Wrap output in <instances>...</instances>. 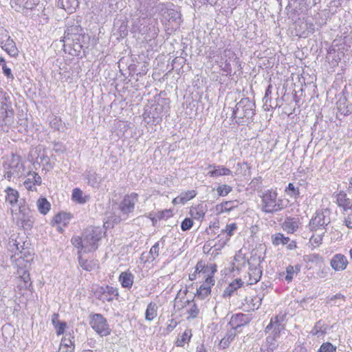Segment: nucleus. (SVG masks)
<instances>
[{
    "instance_id": "1",
    "label": "nucleus",
    "mask_w": 352,
    "mask_h": 352,
    "mask_svg": "<svg viewBox=\"0 0 352 352\" xmlns=\"http://www.w3.org/2000/svg\"><path fill=\"white\" fill-rule=\"evenodd\" d=\"M217 272V265L215 263L206 265L201 260L197 263L195 272L189 275V279L190 280H196L197 274L204 278L196 291L195 296L197 298L204 300L210 295L212 287L215 284L214 274Z\"/></svg>"
},
{
    "instance_id": "2",
    "label": "nucleus",
    "mask_w": 352,
    "mask_h": 352,
    "mask_svg": "<svg viewBox=\"0 0 352 352\" xmlns=\"http://www.w3.org/2000/svg\"><path fill=\"white\" fill-rule=\"evenodd\" d=\"M102 238V230L99 227H89L85 229L82 236H74L71 239L72 244L78 250V252L96 251L98 243Z\"/></svg>"
},
{
    "instance_id": "3",
    "label": "nucleus",
    "mask_w": 352,
    "mask_h": 352,
    "mask_svg": "<svg viewBox=\"0 0 352 352\" xmlns=\"http://www.w3.org/2000/svg\"><path fill=\"white\" fill-rule=\"evenodd\" d=\"M261 197V209L267 213H274L282 210L285 206L283 201L278 197L276 190H267Z\"/></svg>"
},
{
    "instance_id": "4",
    "label": "nucleus",
    "mask_w": 352,
    "mask_h": 352,
    "mask_svg": "<svg viewBox=\"0 0 352 352\" xmlns=\"http://www.w3.org/2000/svg\"><path fill=\"white\" fill-rule=\"evenodd\" d=\"M174 309L175 313L179 316H186L188 320L197 318L199 314V309L195 301L185 298H176Z\"/></svg>"
},
{
    "instance_id": "5",
    "label": "nucleus",
    "mask_w": 352,
    "mask_h": 352,
    "mask_svg": "<svg viewBox=\"0 0 352 352\" xmlns=\"http://www.w3.org/2000/svg\"><path fill=\"white\" fill-rule=\"evenodd\" d=\"M0 126H4L12 122L14 116V111L12 107L10 97L0 89Z\"/></svg>"
},
{
    "instance_id": "6",
    "label": "nucleus",
    "mask_w": 352,
    "mask_h": 352,
    "mask_svg": "<svg viewBox=\"0 0 352 352\" xmlns=\"http://www.w3.org/2000/svg\"><path fill=\"white\" fill-rule=\"evenodd\" d=\"M89 324L92 329L99 336H107L111 334V329L107 319L100 314H91Z\"/></svg>"
},
{
    "instance_id": "7",
    "label": "nucleus",
    "mask_w": 352,
    "mask_h": 352,
    "mask_svg": "<svg viewBox=\"0 0 352 352\" xmlns=\"http://www.w3.org/2000/svg\"><path fill=\"white\" fill-rule=\"evenodd\" d=\"M329 220L325 216L322 210L316 212L309 223V229L312 232H322L324 234L326 227L329 224Z\"/></svg>"
},
{
    "instance_id": "8",
    "label": "nucleus",
    "mask_w": 352,
    "mask_h": 352,
    "mask_svg": "<svg viewBox=\"0 0 352 352\" xmlns=\"http://www.w3.org/2000/svg\"><path fill=\"white\" fill-rule=\"evenodd\" d=\"M254 115L251 107L247 105H242L241 102L236 106L232 116L239 124H248L250 122Z\"/></svg>"
},
{
    "instance_id": "9",
    "label": "nucleus",
    "mask_w": 352,
    "mask_h": 352,
    "mask_svg": "<svg viewBox=\"0 0 352 352\" xmlns=\"http://www.w3.org/2000/svg\"><path fill=\"white\" fill-rule=\"evenodd\" d=\"M95 296L102 302H111L119 296L118 289L109 285L100 286L94 291Z\"/></svg>"
},
{
    "instance_id": "10",
    "label": "nucleus",
    "mask_w": 352,
    "mask_h": 352,
    "mask_svg": "<svg viewBox=\"0 0 352 352\" xmlns=\"http://www.w3.org/2000/svg\"><path fill=\"white\" fill-rule=\"evenodd\" d=\"M138 201V194L132 192L124 197L120 204V209L124 214H129L133 211L135 205Z\"/></svg>"
},
{
    "instance_id": "11",
    "label": "nucleus",
    "mask_w": 352,
    "mask_h": 352,
    "mask_svg": "<svg viewBox=\"0 0 352 352\" xmlns=\"http://www.w3.org/2000/svg\"><path fill=\"white\" fill-rule=\"evenodd\" d=\"M19 278L20 283L17 285L16 289L21 296L24 295V290H29L32 292L33 285L31 280L30 274L28 271H23V274L19 276Z\"/></svg>"
},
{
    "instance_id": "12",
    "label": "nucleus",
    "mask_w": 352,
    "mask_h": 352,
    "mask_svg": "<svg viewBox=\"0 0 352 352\" xmlns=\"http://www.w3.org/2000/svg\"><path fill=\"white\" fill-rule=\"evenodd\" d=\"M250 322V318L242 313L236 314L232 316L228 324L233 331L247 325Z\"/></svg>"
},
{
    "instance_id": "13",
    "label": "nucleus",
    "mask_w": 352,
    "mask_h": 352,
    "mask_svg": "<svg viewBox=\"0 0 352 352\" xmlns=\"http://www.w3.org/2000/svg\"><path fill=\"white\" fill-rule=\"evenodd\" d=\"M71 219L72 215L70 214L59 212L54 217L52 224L53 226H56L58 230L62 232L63 228L69 224Z\"/></svg>"
},
{
    "instance_id": "14",
    "label": "nucleus",
    "mask_w": 352,
    "mask_h": 352,
    "mask_svg": "<svg viewBox=\"0 0 352 352\" xmlns=\"http://www.w3.org/2000/svg\"><path fill=\"white\" fill-rule=\"evenodd\" d=\"M349 264L346 257L342 254H335L330 261V265L335 271L344 270Z\"/></svg>"
},
{
    "instance_id": "15",
    "label": "nucleus",
    "mask_w": 352,
    "mask_h": 352,
    "mask_svg": "<svg viewBox=\"0 0 352 352\" xmlns=\"http://www.w3.org/2000/svg\"><path fill=\"white\" fill-rule=\"evenodd\" d=\"M38 3V0H10V6L16 11L23 9H32Z\"/></svg>"
},
{
    "instance_id": "16",
    "label": "nucleus",
    "mask_w": 352,
    "mask_h": 352,
    "mask_svg": "<svg viewBox=\"0 0 352 352\" xmlns=\"http://www.w3.org/2000/svg\"><path fill=\"white\" fill-rule=\"evenodd\" d=\"M335 198L337 205L344 210L352 209V199L348 197L345 192L340 191L335 195Z\"/></svg>"
},
{
    "instance_id": "17",
    "label": "nucleus",
    "mask_w": 352,
    "mask_h": 352,
    "mask_svg": "<svg viewBox=\"0 0 352 352\" xmlns=\"http://www.w3.org/2000/svg\"><path fill=\"white\" fill-rule=\"evenodd\" d=\"M134 278L135 276L132 272L129 270H127L120 273L118 277V281L122 287L130 289L133 287Z\"/></svg>"
},
{
    "instance_id": "18",
    "label": "nucleus",
    "mask_w": 352,
    "mask_h": 352,
    "mask_svg": "<svg viewBox=\"0 0 352 352\" xmlns=\"http://www.w3.org/2000/svg\"><path fill=\"white\" fill-rule=\"evenodd\" d=\"M75 351V340L73 335H69L67 338V335L62 338L58 352H74Z\"/></svg>"
},
{
    "instance_id": "19",
    "label": "nucleus",
    "mask_w": 352,
    "mask_h": 352,
    "mask_svg": "<svg viewBox=\"0 0 352 352\" xmlns=\"http://www.w3.org/2000/svg\"><path fill=\"white\" fill-rule=\"evenodd\" d=\"M243 306L247 311L258 309L261 305L262 298L258 295H250L245 298Z\"/></svg>"
},
{
    "instance_id": "20",
    "label": "nucleus",
    "mask_w": 352,
    "mask_h": 352,
    "mask_svg": "<svg viewBox=\"0 0 352 352\" xmlns=\"http://www.w3.org/2000/svg\"><path fill=\"white\" fill-rule=\"evenodd\" d=\"M300 225L298 218L287 217L282 225L283 229L289 234H293L297 231Z\"/></svg>"
},
{
    "instance_id": "21",
    "label": "nucleus",
    "mask_w": 352,
    "mask_h": 352,
    "mask_svg": "<svg viewBox=\"0 0 352 352\" xmlns=\"http://www.w3.org/2000/svg\"><path fill=\"white\" fill-rule=\"evenodd\" d=\"M52 323L56 330L58 336L63 335L67 328V324L64 321L59 320V314L54 313L52 316Z\"/></svg>"
},
{
    "instance_id": "22",
    "label": "nucleus",
    "mask_w": 352,
    "mask_h": 352,
    "mask_svg": "<svg viewBox=\"0 0 352 352\" xmlns=\"http://www.w3.org/2000/svg\"><path fill=\"white\" fill-rule=\"evenodd\" d=\"M5 192H6V197H5L6 202L8 203L10 205L11 208L16 206L18 204L19 199V192L16 190H15L11 187H8L5 190Z\"/></svg>"
},
{
    "instance_id": "23",
    "label": "nucleus",
    "mask_w": 352,
    "mask_h": 352,
    "mask_svg": "<svg viewBox=\"0 0 352 352\" xmlns=\"http://www.w3.org/2000/svg\"><path fill=\"white\" fill-rule=\"evenodd\" d=\"M206 212V208L201 204L192 206L190 208L189 214L192 219L202 221Z\"/></svg>"
},
{
    "instance_id": "24",
    "label": "nucleus",
    "mask_w": 352,
    "mask_h": 352,
    "mask_svg": "<svg viewBox=\"0 0 352 352\" xmlns=\"http://www.w3.org/2000/svg\"><path fill=\"white\" fill-rule=\"evenodd\" d=\"M226 241H223L219 244L211 245L210 243H206L204 246V251L207 254H210L213 258L217 257L220 253L223 248L226 245Z\"/></svg>"
},
{
    "instance_id": "25",
    "label": "nucleus",
    "mask_w": 352,
    "mask_h": 352,
    "mask_svg": "<svg viewBox=\"0 0 352 352\" xmlns=\"http://www.w3.org/2000/svg\"><path fill=\"white\" fill-rule=\"evenodd\" d=\"M236 201H225L215 206V212L217 214H221L226 212H230L235 208L237 205L235 204Z\"/></svg>"
},
{
    "instance_id": "26",
    "label": "nucleus",
    "mask_w": 352,
    "mask_h": 352,
    "mask_svg": "<svg viewBox=\"0 0 352 352\" xmlns=\"http://www.w3.org/2000/svg\"><path fill=\"white\" fill-rule=\"evenodd\" d=\"M192 337V330L190 329H186L177 337L175 341V345L177 347H184L186 344H188L190 342Z\"/></svg>"
},
{
    "instance_id": "27",
    "label": "nucleus",
    "mask_w": 352,
    "mask_h": 352,
    "mask_svg": "<svg viewBox=\"0 0 352 352\" xmlns=\"http://www.w3.org/2000/svg\"><path fill=\"white\" fill-rule=\"evenodd\" d=\"M158 314V307L157 304L154 302H150L146 308L145 310V320L146 321L151 322L155 319L157 316Z\"/></svg>"
},
{
    "instance_id": "28",
    "label": "nucleus",
    "mask_w": 352,
    "mask_h": 352,
    "mask_svg": "<svg viewBox=\"0 0 352 352\" xmlns=\"http://www.w3.org/2000/svg\"><path fill=\"white\" fill-rule=\"evenodd\" d=\"M243 285L241 278H236L231 282L223 292V297H230L233 294Z\"/></svg>"
},
{
    "instance_id": "29",
    "label": "nucleus",
    "mask_w": 352,
    "mask_h": 352,
    "mask_svg": "<svg viewBox=\"0 0 352 352\" xmlns=\"http://www.w3.org/2000/svg\"><path fill=\"white\" fill-rule=\"evenodd\" d=\"M262 276V271L259 267H250L248 271V285H254L259 281Z\"/></svg>"
},
{
    "instance_id": "30",
    "label": "nucleus",
    "mask_w": 352,
    "mask_h": 352,
    "mask_svg": "<svg viewBox=\"0 0 352 352\" xmlns=\"http://www.w3.org/2000/svg\"><path fill=\"white\" fill-rule=\"evenodd\" d=\"M89 199V195H85L83 192L78 188H74L72 191V199L73 201L77 204H84L87 202Z\"/></svg>"
},
{
    "instance_id": "31",
    "label": "nucleus",
    "mask_w": 352,
    "mask_h": 352,
    "mask_svg": "<svg viewBox=\"0 0 352 352\" xmlns=\"http://www.w3.org/2000/svg\"><path fill=\"white\" fill-rule=\"evenodd\" d=\"M2 49L6 51L10 56L16 57L19 54L18 48L12 39L8 38L6 43L1 46Z\"/></svg>"
},
{
    "instance_id": "32",
    "label": "nucleus",
    "mask_w": 352,
    "mask_h": 352,
    "mask_svg": "<svg viewBox=\"0 0 352 352\" xmlns=\"http://www.w3.org/2000/svg\"><path fill=\"white\" fill-rule=\"evenodd\" d=\"M327 333V327L324 322L319 320L314 324L313 329L310 331V334L313 336L320 337Z\"/></svg>"
},
{
    "instance_id": "33",
    "label": "nucleus",
    "mask_w": 352,
    "mask_h": 352,
    "mask_svg": "<svg viewBox=\"0 0 352 352\" xmlns=\"http://www.w3.org/2000/svg\"><path fill=\"white\" fill-rule=\"evenodd\" d=\"M236 333L235 331H230L219 341V346L225 349L230 346L231 342L234 340Z\"/></svg>"
},
{
    "instance_id": "34",
    "label": "nucleus",
    "mask_w": 352,
    "mask_h": 352,
    "mask_svg": "<svg viewBox=\"0 0 352 352\" xmlns=\"http://www.w3.org/2000/svg\"><path fill=\"white\" fill-rule=\"evenodd\" d=\"M36 206L39 212L42 214H46L51 209V204L46 198L41 197L36 202Z\"/></svg>"
},
{
    "instance_id": "35",
    "label": "nucleus",
    "mask_w": 352,
    "mask_h": 352,
    "mask_svg": "<svg viewBox=\"0 0 352 352\" xmlns=\"http://www.w3.org/2000/svg\"><path fill=\"white\" fill-rule=\"evenodd\" d=\"M300 271V265L297 264L295 266L288 265L286 267V276L285 280L289 283L292 280L294 274H297Z\"/></svg>"
},
{
    "instance_id": "36",
    "label": "nucleus",
    "mask_w": 352,
    "mask_h": 352,
    "mask_svg": "<svg viewBox=\"0 0 352 352\" xmlns=\"http://www.w3.org/2000/svg\"><path fill=\"white\" fill-rule=\"evenodd\" d=\"M272 242L275 246H278L280 244L286 245L289 242V238L285 236L282 233H276L272 236Z\"/></svg>"
},
{
    "instance_id": "37",
    "label": "nucleus",
    "mask_w": 352,
    "mask_h": 352,
    "mask_svg": "<svg viewBox=\"0 0 352 352\" xmlns=\"http://www.w3.org/2000/svg\"><path fill=\"white\" fill-rule=\"evenodd\" d=\"M237 229V224L236 223H232L230 224H228L226 228L221 230L222 234H226V239L224 241H226V243L230 240V237L233 235L234 232Z\"/></svg>"
},
{
    "instance_id": "38",
    "label": "nucleus",
    "mask_w": 352,
    "mask_h": 352,
    "mask_svg": "<svg viewBox=\"0 0 352 352\" xmlns=\"http://www.w3.org/2000/svg\"><path fill=\"white\" fill-rule=\"evenodd\" d=\"M41 184V177H38V179H36V177H33L32 179L28 178L27 180L24 182L25 187L28 190H33L36 189V186L40 185Z\"/></svg>"
},
{
    "instance_id": "39",
    "label": "nucleus",
    "mask_w": 352,
    "mask_h": 352,
    "mask_svg": "<svg viewBox=\"0 0 352 352\" xmlns=\"http://www.w3.org/2000/svg\"><path fill=\"white\" fill-rule=\"evenodd\" d=\"M216 190L219 196L225 197L232 190V187L228 184H219L216 188Z\"/></svg>"
},
{
    "instance_id": "40",
    "label": "nucleus",
    "mask_w": 352,
    "mask_h": 352,
    "mask_svg": "<svg viewBox=\"0 0 352 352\" xmlns=\"http://www.w3.org/2000/svg\"><path fill=\"white\" fill-rule=\"evenodd\" d=\"M313 233L309 239L310 243L314 247H318L322 242L324 234L322 232H319V234H316V232Z\"/></svg>"
},
{
    "instance_id": "41",
    "label": "nucleus",
    "mask_w": 352,
    "mask_h": 352,
    "mask_svg": "<svg viewBox=\"0 0 352 352\" xmlns=\"http://www.w3.org/2000/svg\"><path fill=\"white\" fill-rule=\"evenodd\" d=\"M79 264L80 267L86 271H91L96 265L95 262L93 261H89L87 260H84L81 256H79Z\"/></svg>"
},
{
    "instance_id": "42",
    "label": "nucleus",
    "mask_w": 352,
    "mask_h": 352,
    "mask_svg": "<svg viewBox=\"0 0 352 352\" xmlns=\"http://www.w3.org/2000/svg\"><path fill=\"white\" fill-rule=\"evenodd\" d=\"M197 191L195 190H187L182 192L179 195L181 196L184 204L192 199L197 195Z\"/></svg>"
},
{
    "instance_id": "43",
    "label": "nucleus",
    "mask_w": 352,
    "mask_h": 352,
    "mask_svg": "<svg viewBox=\"0 0 352 352\" xmlns=\"http://www.w3.org/2000/svg\"><path fill=\"white\" fill-rule=\"evenodd\" d=\"M337 347L329 342L321 344L318 352H336Z\"/></svg>"
},
{
    "instance_id": "44",
    "label": "nucleus",
    "mask_w": 352,
    "mask_h": 352,
    "mask_svg": "<svg viewBox=\"0 0 352 352\" xmlns=\"http://www.w3.org/2000/svg\"><path fill=\"white\" fill-rule=\"evenodd\" d=\"M194 225L192 218L186 217L181 223V229L182 231L189 230Z\"/></svg>"
},
{
    "instance_id": "45",
    "label": "nucleus",
    "mask_w": 352,
    "mask_h": 352,
    "mask_svg": "<svg viewBox=\"0 0 352 352\" xmlns=\"http://www.w3.org/2000/svg\"><path fill=\"white\" fill-rule=\"evenodd\" d=\"M160 253V243L156 242L150 249L149 254L152 256L153 259L155 260Z\"/></svg>"
},
{
    "instance_id": "46",
    "label": "nucleus",
    "mask_w": 352,
    "mask_h": 352,
    "mask_svg": "<svg viewBox=\"0 0 352 352\" xmlns=\"http://www.w3.org/2000/svg\"><path fill=\"white\" fill-rule=\"evenodd\" d=\"M274 324H276L278 326V329H279L280 327H281V324H280V319L278 316H276L274 318H272L270 320V323L265 328V331H268L271 329Z\"/></svg>"
},
{
    "instance_id": "47",
    "label": "nucleus",
    "mask_w": 352,
    "mask_h": 352,
    "mask_svg": "<svg viewBox=\"0 0 352 352\" xmlns=\"http://www.w3.org/2000/svg\"><path fill=\"white\" fill-rule=\"evenodd\" d=\"M288 194H289L291 196H297L299 195V190L298 188L296 187L294 184H289L287 188L285 190Z\"/></svg>"
},
{
    "instance_id": "48",
    "label": "nucleus",
    "mask_w": 352,
    "mask_h": 352,
    "mask_svg": "<svg viewBox=\"0 0 352 352\" xmlns=\"http://www.w3.org/2000/svg\"><path fill=\"white\" fill-rule=\"evenodd\" d=\"M13 219L16 221V224L20 225L21 226H24V222L28 221V219H26L24 214H23L22 217H19L17 213L13 214Z\"/></svg>"
},
{
    "instance_id": "49",
    "label": "nucleus",
    "mask_w": 352,
    "mask_h": 352,
    "mask_svg": "<svg viewBox=\"0 0 352 352\" xmlns=\"http://www.w3.org/2000/svg\"><path fill=\"white\" fill-rule=\"evenodd\" d=\"M173 213L172 210L168 209V210H164L160 212L158 217H159V218L168 219V218L173 217Z\"/></svg>"
},
{
    "instance_id": "50",
    "label": "nucleus",
    "mask_w": 352,
    "mask_h": 352,
    "mask_svg": "<svg viewBox=\"0 0 352 352\" xmlns=\"http://www.w3.org/2000/svg\"><path fill=\"white\" fill-rule=\"evenodd\" d=\"M3 73L8 78L13 79L14 76L12 74L11 69L7 67V65H3Z\"/></svg>"
},
{
    "instance_id": "51",
    "label": "nucleus",
    "mask_w": 352,
    "mask_h": 352,
    "mask_svg": "<svg viewBox=\"0 0 352 352\" xmlns=\"http://www.w3.org/2000/svg\"><path fill=\"white\" fill-rule=\"evenodd\" d=\"M21 156L17 154H12L11 155V162L14 164L15 166H17L18 164L21 162Z\"/></svg>"
},
{
    "instance_id": "52",
    "label": "nucleus",
    "mask_w": 352,
    "mask_h": 352,
    "mask_svg": "<svg viewBox=\"0 0 352 352\" xmlns=\"http://www.w3.org/2000/svg\"><path fill=\"white\" fill-rule=\"evenodd\" d=\"M344 224L348 228L352 229V212L345 218Z\"/></svg>"
},
{
    "instance_id": "53",
    "label": "nucleus",
    "mask_w": 352,
    "mask_h": 352,
    "mask_svg": "<svg viewBox=\"0 0 352 352\" xmlns=\"http://www.w3.org/2000/svg\"><path fill=\"white\" fill-rule=\"evenodd\" d=\"M214 173L222 175H229L230 170L228 168H221V169L216 170L214 172Z\"/></svg>"
},
{
    "instance_id": "54",
    "label": "nucleus",
    "mask_w": 352,
    "mask_h": 352,
    "mask_svg": "<svg viewBox=\"0 0 352 352\" xmlns=\"http://www.w3.org/2000/svg\"><path fill=\"white\" fill-rule=\"evenodd\" d=\"M287 249L289 250H294L297 248V243L296 241H289V242L287 243Z\"/></svg>"
},
{
    "instance_id": "55",
    "label": "nucleus",
    "mask_w": 352,
    "mask_h": 352,
    "mask_svg": "<svg viewBox=\"0 0 352 352\" xmlns=\"http://www.w3.org/2000/svg\"><path fill=\"white\" fill-rule=\"evenodd\" d=\"M172 203L175 205V204H184L180 195L174 198L172 201Z\"/></svg>"
},
{
    "instance_id": "56",
    "label": "nucleus",
    "mask_w": 352,
    "mask_h": 352,
    "mask_svg": "<svg viewBox=\"0 0 352 352\" xmlns=\"http://www.w3.org/2000/svg\"><path fill=\"white\" fill-rule=\"evenodd\" d=\"M177 322L174 320H171L170 323L168 326V328L172 330V329H175L177 327Z\"/></svg>"
},
{
    "instance_id": "57",
    "label": "nucleus",
    "mask_w": 352,
    "mask_h": 352,
    "mask_svg": "<svg viewBox=\"0 0 352 352\" xmlns=\"http://www.w3.org/2000/svg\"><path fill=\"white\" fill-rule=\"evenodd\" d=\"M196 352H206V350L204 346V344H201L197 347Z\"/></svg>"
},
{
    "instance_id": "58",
    "label": "nucleus",
    "mask_w": 352,
    "mask_h": 352,
    "mask_svg": "<svg viewBox=\"0 0 352 352\" xmlns=\"http://www.w3.org/2000/svg\"><path fill=\"white\" fill-rule=\"evenodd\" d=\"M0 65H6V60L3 57H0Z\"/></svg>"
},
{
    "instance_id": "59",
    "label": "nucleus",
    "mask_w": 352,
    "mask_h": 352,
    "mask_svg": "<svg viewBox=\"0 0 352 352\" xmlns=\"http://www.w3.org/2000/svg\"><path fill=\"white\" fill-rule=\"evenodd\" d=\"M64 38H68V39H69V38H70V37H69V30L65 32Z\"/></svg>"
},
{
    "instance_id": "60",
    "label": "nucleus",
    "mask_w": 352,
    "mask_h": 352,
    "mask_svg": "<svg viewBox=\"0 0 352 352\" xmlns=\"http://www.w3.org/2000/svg\"><path fill=\"white\" fill-rule=\"evenodd\" d=\"M344 296L340 294H336L334 296L333 298H343Z\"/></svg>"
},
{
    "instance_id": "61",
    "label": "nucleus",
    "mask_w": 352,
    "mask_h": 352,
    "mask_svg": "<svg viewBox=\"0 0 352 352\" xmlns=\"http://www.w3.org/2000/svg\"><path fill=\"white\" fill-rule=\"evenodd\" d=\"M82 352H94V351L90 349H85V350H83Z\"/></svg>"
},
{
    "instance_id": "62",
    "label": "nucleus",
    "mask_w": 352,
    "mask_h": 352,
    "mask_svg": "<svg viewBox=\"0 0 352 352\" xmlns=\"http://www.w3.org/2000/svg\"><path fill=\"white\" fill-rule=\"evenodd\" d=\"M350 258L352 260V248L349 250Z\"/></svg>"
},
{
    "instance_id": "63",
    "label": "nucleus",
    "mask_w": 352,
    "mask_h": 352,
    "mask_svg": "<svg viewBox=\"0 0 352 352\" xmlns=\"http://www.w3.org/2000/svg\"><path fill=\"white\" fill-rule=\"evenodd\" d=\"M350 184H351V186H352V177H351Z\"/></svg>"
}]
</instances>
